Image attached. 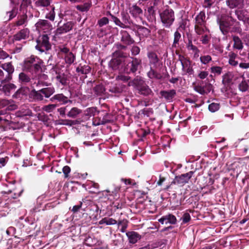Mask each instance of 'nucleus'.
Segmentation results:
<instances>
[{
    "label": "nucleus",
    "mask_w": 249,
    "mask_h": 249,
    "mask_svg": "<svg viewBox=\"0 0 249 249\" xmlns=\"http://www.w3.org/2000/svg\"><path fill=\"white\" fill-rule=\"evenodd\" d=\"M57 105L55 104H49L48 105L44 106L42 109L44 111L47 112H51L53 111L56 107Z\"/></svg>",
    "instance_id": "nucleus-53"
},
{
    "label": "nucleus",
    "mask_w": 249,
    "mask_h": 249,
    "mask_svg": "<svg viewBox=\"0 0 249 249\" xmlns=\"http://www.w3.org/2000/svg\"><path fill=\"white\" fill-rule=\"evenodd\" d=\"M108 19L106 17H103L98 21V24L100 27L107 24L108 23Z\"/></svg>",
    "instance_id": "nucleus-60"
},
{
    "label": "nucleus",
    "mask_w": 249,
    "mask_h": 249,
    "mask_svg": "<svg viewBox=\"0 0 249 249\" xmlns=\"http://www.w3.org/2000/svg\"><path fill=\"white\" fill-rule=\"evenodd\" d=\"M206 15L203 11H201L195 18V30L199 35H202L206 31H209L206 26Z\"/></svg>",
    "instance_id": "nucleus-3"
},
{
    "label": "nucleus",
    "mask_w": 249,
    "mask_h": 249,
    "mask_svg": "<svg viewBox=\"0 0 249 249\" xmlns=\"http://www.w3.org/2000/svg\"><path fill=\"white\" fill-rule=\"evenodd\" d=\"M111 20L115 24L122 28H130L133 23L130 19L128 14L125 12H122L121 13V18L120 19L115 16L110 14Z\"/></svg>",
    "instance_id": "nucleus-4"
},
{
    "label": "nucleus",
    "mask_w": 249,
    "mask_h": 249,
    "mask_svg": "<svg viewBox=\"0 0 249 249\" xmlns=\"http://www.w3.org/2000/svg\"><path fill=\"white\" fill-rule=\"evenodd\" d=\"M90 71V68L88 65H84L83 66H79L76 68V71L80 72L82 74H86Z\"/></svg>",
    "instance_id": "nucleus-46"
},
{
    "label": "nucleus",
    "mask_w": 249,
    "mask_h": 249,
    "mask_svg": "<svg viewBox=\"0 0 249 249\" xmlns=\"http://www.w3.org/2000/svg\"><path fill=\"white\" fill-rule=\"evenodd\" d=\"M52 0H34L35 4L37 7H45L50 5Z\"/></svg>",
    "instance_id": "nucleus-39"
},
{
    "label": "nucleus",
    "mask_w": 249,
    "mask_h": 249,
    "mask_svg": "<svg viewBox=\"0 0 249 249\" xmlns=\"http://www.w3.org/2000/svg\"><path fill=\"white\" fill-rule=\"evenodd\" d=\"M32 94L33 99L36 101H41L44 100V96L40 89L38 90H32Z\"/></svg>",
    "instance_id": "nucleus-36"
},
{
    "label": "nucleus",
    "mask_w": 249,
    "mask_h": 249,
    "mask_svg": "<svg viewBox=\"0 0 249 249\" xmlns=\"http://www.w3.org/2000/svg\"><path fill=\"white\" fill-rule=\"evenodd\" d=\"M0 67L8 72L9 79H11L12 77L10 75L14 72L15 70L14 67L12 65L11 62H8L2 64L0 66Z\"/></svg>",
    "instance_id": "nucleus-29"
},
{
    "label": "nucleus",
    "mask_w": 249,
    "mask_h": 249,
    "mask_svg": "<svg viewBox=\"0 0 249 249\" xmlns=\"http://www.w3.org/2000/svg\"><path fill=\"white\" fill-rule=\"evenodd\" d=\"M28 23V16L26 14L19 15L15 23L16 26H26Z\"/></svg>",
    "instance_id": "nucleus-25"
},
{
    "label": "nucleus",
    "mask_w": 249,
    "mask_h": 249,
    "mask_svg": "<svg viewBox=\"0 0 249 249\" xmlns=\"http://www.w3.org/2000/svg\"><path fill=\"white\" fill-rule=\"evenodd\" d=\"M90 7V4L89 3H85L82 5H79L76 6L77 10L81 12H87L88 11Z\"/></svg>",
    "instance_id": "nucleus-51"
},
{
    "label": "nucleus",
    "mask_w": 249,
    "mask_h": 249,
    "mask_svg": "<svg viewBox=\"0 0 249 249\" xmlns=\"http://www.w3.org/2000/svg\"><path fill=\"white\" fill-rule=\"evenodd\" d=\"M18 13V8L17 6L12 4L11 9L7 10L5 12L4 19L10 21L15 18Z\"/></svg>",
    "instance_id": "nucleus-13"
},
{
    "label": "nucleus",
    "mask_w": 249,
    "mask_h": 249,
    "mask_svg": "<svg viewBox=\"0 0 249 249\" xmlns=\"http://www.w3.org/2000/svg\"><path fill=\"white\" fill-rule=\"evenodd\" d=\"M36 26L38 30H45L49 26V23L46 20H39L36 24Z\"/></svg>",
    "instance_id": "nucleus-35"
},
{
    "label": "nucleus",
    "mask_w": 249,
    "mask_h": 249,
    "mask_svg": "<svg viewBox=\"0 0 249 249\" xmlns=\"http://www.w3.org/2000/svg\"><path fill=\"white\" fill-rule=\"evenodd\" d=\"M55 16V13L54 12V7L52 6L51 10L46 14V18L53 21L54 20Z\"/></svg>",
    "instance_id": "nucleus-52"
},
{
    "label": "nucleus",
    "mask_w": 249,
    "mask_h": 249,
    "mask_svg": "<svg viewBox=\"0 0 249 249\" xmlns=\"http://www.w3.org/2000/svg\"><path fill=\"white\" fill-rule=\"evenodd\" d=\"M48 76L47 75L42 73L41 74L38 78V81L36 83V86L39 87L48 86L49 83L47 81Z\"/></svg>",
    "instance_id": "nucleus-24"
},
{
    "label": "nucleus",
    "mask_w": 249,
    "mask_h": 249,
    "mask_svg": "<svg viewBox=\"0 0 249 249\" xmlns=\"http://www.w3.org/2000/svg\"><path fill=\"white\" fill-rule=\"evenodd\" d=\"M147 57L149 59V65L153 68L157 67L159 59L157 54L154 52L150 51L147 53Z\"/></svg>",
    "instance_id": "nucleus-17"
},
{
    "label": "nucleus",
    "mask_w": 249,
    "mask_h": 249,
    "mask_svg": "<svg viewBox=\"0 0 249 249\" xmlns=\"http://www.w3.org/2000/svg\"><path fill=\"white\" fill-rule=\"evenodd\" d=\"M56 79L57 81L60 83L62 85L65 86L67 85V78L66 75L64 73L63 74H58L56 76Z\"/></svg>",
    "instance_id": "nucleus-48"
},
{
    "label": "nucleus",
    "mask_w": 249,
    "mask_h": 249,
    "mask_svg": "<svg viewBox=\"0 0 249 249\" xmlns=\"http://www.w3.org/2000/svg\"><path fill=\"white\" fill-rule=\"evenodd\" d=\"M30 31L28 28H24L18 31L13 36L14 41H20L26 39L29 36Z\"/></svg>",
    "instance_id": "nucleus-10"
},
{
    "label": "nucleus",
    "mask_w": 249,
    "mask_h": 249,
    "mask_svg": "<svg viewBox=\"0 0 249 249\" xmlns=\"http://www.w3.org/2000/svg\"><path fill=\"white\" fill-rule=\"evenodd\" d=\"M160 94L162 97H163L166 100L171 102L173 98L176 95V91L175 89L169 90H161L160 91Z\"/></svg>",
    "instance_id": "nucleus-19"
},
{
    "label": "nucleus",
    "mask_w": 249,
    "mask_h": 249,
    "mask_svg": "<svg viewBox=\"0 0 249 249\" xmlns=\"http://www.w3.org/2000/svg\"><path fill=\"white\" fill-rule=\"evenodd\" d=\"M37 44L36 49L43 53L48 51L51 49V44L49 42V38L47 35H43L39 36L36 40Z\"/></svg>",
    "instance_id": "nucleus-5"
},
{
    "label": "nucleus",
    "mask_w": 249,
    "mask_h": 249,
    "mask_svg": "<svg viewBox=\"0 0 249 249\" xmlns=\"http://www.w3.org/2000/svg\"><path fill=\"white\" fill-rule=\"evenodd\" d=\"M131 52L132 55H136L140 53V49L137 46H133L131 49Z\"/></svg>",
    "instance_id": "nucleus-61"
},
{
    "label": "nucleus",
    "mask_w": 249,
    "mask_h": 249,
    "mask_svg": "<svg viewBox=\"0 0 249 249\" xmlns=\"http://www.w3.org/2000/svg\"><path fill=\"white\" fill-rule=\"evenodd\" d=\"M221 31L224 34L229 32L231 23L227 19H221L218 21Z\"/></svg>",
    "instance_id": "nucleus-21"
},
{
    "label": "nucleus",
    "mask_w": 249,
    "mask_h": 249,
    "mask_svg": "<svg viewBox=\"0 0 249 249\" xmlns=\"http://www.w3.org/2000/svg\"><path fill=\"white\" fill-rule=\"evenodd\" d=\"M147 75L150 79L156 78L157 79H160L162 77L160 73H158L154 69H153L152 67H151L150 70L147 73Z\"/></svg>",
    "instance_id": "nucleus-45"
},
{
    "label": "nucleus",
    "mask_w": 249,
    "mask_h": 249,
    "mask_svg": "<svg viewBox=\"0 0 249 249\" xmlns=\"http://www.w3.org/2000/svg\"><path fill=\"white\" fill-rule=\"evenodd\" d=\"M145 82L140 77H136L128 83V86H133L137 90V89L142 86Z\"/></svg>",
    "instance_id": "nucleus-27"
},
{
    "label": "nucleus",
    "mask_w": 249,
    "mask_h": 249,
    "mask_svg": "<svg viewBox=\"0 0 249 249\" xmlns=\"http://www.w3.org/2000/svg\"><path fill=\"white\" fill-rule=\"evenodd\" d=\"M17 105L13 100L3 99L0 101V108L6 107V110H14L17 109Z\"/></svg>",
    "instance_id": "nucleus-11"
},
{
    "label": "nucleus",
    "mask_w": 249,
    "mask_h": 249,
    "mask_svg": "<svg viewBox=\"0 0 249 249\" xmlns=\"http://www.w3.org/2000/svg\"><path fill=\"white\" fill-rule=\"evenodd\" d=\"M232 74L231 72L225 74L223 76V81L227 83H230L232 80Z\"/></svg>",
    "instance_id": "nucleus-59"
},
{
    "label": "nucleus",
    "mask_w": 249,
    "mask_h": 249,
    "mask_svg": "<svg viewBox=\"0 0 249 249\" xmlns=\"http://www.w3.org/2000/svg\"><path fill=\"white\" fill-rule=\"evenodd\" d=\"M57 50L58 55H65V56L70 52L69 48L67 47L65 45L58 46Z\"/></svg>",
    "instance_id": "nucleus-44"
},
{
    "label": "nucleus",
    "mask_w": 249,
    "mask_h": 249,
    "mask_svg": "<svg viewBox=\"0 0 249 249\" xmlns=\"http://www.w3.org/2000/svg\"><path fill=\"white\" fill-rule=\"evenodd\" d=\"M50 101L52 102L57 101V102H60L61 104H66L68 102H71V101L69 100L67 97L64 95L62 93L57 94L53 95L50 98Z\"/></svg>",
    "instance_id": "nucleus-20"
},
{
    "label": "nucleus",
    "mask_w": 249,
    "mask_h": 249,
    "mask_svg": "<svg viewBox=\"0 0 249 249\" xmlns=\"http://www.w3.org/2000/svg\"><path fill=\"white\" fill-rule=\"evenodd\" d=\"M239 89L242 92L247 91L249 89V80L243 79L238 85Z\"/></svg>",
    "instance_id": "nucleus-42"
},
{
    "label": "nucleus",
    "mask_w": 249,
    "mask_h": 249,
    "mask_svg": "<svg viewBox=\"0 0 249 249\" xmlns=\"http://www.w3.org/2000/svg\"><path fill=\"white\" fill-rule=\"evenodd\" d=\"M129 12L130 14L135 18L140 17L142 13V9L136 5H133L130 7L129 8Z\"/></svg>",
    "instance_id": "nucleus-23"
},
{
    "label": "nucleus",
    "mask_w": 249,
    "mask_h": 249,
    "mask_svg": "<svg viewBox=\"0 0 249 249\" xmlns=\"http://www.w3.org/2000/svg\"><path fill=\"white\" fill-rule=\"evenodd\" d=\"M16 116L18 117H23L26 116H32V111L26 107H22L20 109L16 112Z\"/></svg>",
    "instance_id": "nucleus-26"
},
{
    "label": "nucleus",
    "mask_w": 249,
    "mask_h": 249,
    "mask_svg": "<svg viewBox=\"0 0 249 249\" xmlns=\"http://www.w3.org/2000/svg\"><path fill=\"white\" fill-rule=\"evenodd\" d=\"M40 90L44 97L46 98H49L55 92V89L53 87L42 88Z\"/></svg>",
    "instance_id": "nucleus-33"
},
{
    "label": "nucleus",
    "mask_w": 249,
    "mask_h": 249,
    "mask_svg": "<svg viewBox=\"0 0 249 249\" xmlns=\"http://www.w3.org/2000/svg\"><path fill=\"white\" fill-rule=\"evenodd\" d=\"M120 35L121 36V41L124 44L130 45L134 43L135 41L134 39L131 37L129 34L126 31H121Z\"/></svg>",
    "instance_id": "nucleus-16"
},
{
    "label": "nucleus",
    "mask_w": 249,
    "mask_h": 249,
    "mask_svg": "<svg viewBox=\"0 0 249 249\" xmlns=\"http://www.w3.org/2000/svg\"><path fill=\"white\" fill-rule=\"evenodd\" d=\"M16 86L12 83H6L5 80H1L0 89L6 95L9 96L11 92L15 91Z\"/></svg>",
    "instance_id": "nucleus-9"
},
{
    "label": "nucleus",
    "mask_w": 249,
    "mask_h": 249,
    "mask_svg": "<svg viewBox=\"0 0 249 249\" xmlns=\"http://www.w3.org/2000/svg\"><path fill=\"white\" fill-rule=\"evenodd\" d=\"M109 66L114 70H119L122 66V61L118 58L112 59L109 62Z\"/></svg>",
    "instance_id": "nucleus-28"
},
{
    "label": "nucleus",
    "mask_w": 249,
    "mask_h": 249,
    "mask_svg": "<svg viewBox=\"0 0 249 249\" xmlns=\"http://www.w3.org/2000/svg\"><path fill=\"white\" fill-rule=\"evenodd\" d=\"M200 60L202 64L206 65L212 60V57L209 55L201 56Z\"/></svg>",
    "instance_id": "nucleus-55"
},
{
    "label": "nucleus",
    "mask_w": 249,
    "mask_h": 249,
    "mask_svg": "<svg viewBox=\"0 0 249 249\" xmlns=\"http://www.w3.org/2000/svg\"><path fill=\"white\" fill-rule=\"evenodd\" d=\"M139 94L144 96H148L153 94V92L148 85L144 82L138 89Z\"/></svg>",
    "instance_id": "nucleus-22"
},
{
    "label": "nucleus",
    "mask_w": 249,
    "mask_h": 249,
    "mask_svg": "<svg viewBox=\"0 0 249 249\" xmlns=\"http://www.w3.org/2000/svg\"><path fill=\"white\" fill-rule=\"evenodd\" d=\"M242 39L245 44L249 46V34H245L242 37Z\"/></svg>",
    "instance_id": "nucleus-64"
},
{
    "label": "nucleus",
    "mask_w": 249,
    "mask_h": 249,
    "mask_svg": "<svg viewBox=\"0 0 249 249\" xmlns=\"http://www.w3.org/2000/svg\"><path fill=\"white\" fill-rule=\"evenodd\" d=\"M181 38V34L179 33L178 31H176L174 35V41L173 44V46L174 47H176L177 45L178 44L179 40Z\"/></svg>",
    "instance_id": "nucleus-50"
},
{
    "label": "nucleus",
    "mask_w": 249,
    "mask_h": 249,
    "mask_svg": "<svg viewBox=\"0 0 249 249\" xmlns=\"http://www.w3.org/2000/svg\"><path fill=\"white\" fill-rule=\"evenodd\" d=\"M82 110L77 107H72L67 113V116L69 117L72 118H75L77 116L81 113Z\"/></svg>",
    "instance_id": "nucleus-38"
},
{
    "label": "nucleus",
    "mask_w": 249,
    "mask_h": 249,
    "mask_svg": "<svg viewBox=\"0 0 249 249\" xmlns=\"http://www.w3.org/2000/svg\"><path fill=\"white\" fill-rule=\"evenodd\" d=\"M30 76L25 72H20L18 75V82L22 85H26L31 82Z\"/></svg>",
    "instance_id": "nucleus-30"
},
{
    "label": "nucleus",
    "mask_w": 249,
    "mask_h": 249,
    "mask_svg": "<svg viewBox=\"0 0 249 249\" xmlns=\"http://www.w3.org/2000/svg\"><path fill=\"white\" fill-rule=\"evenodd\" d=\"M42 62L38 57L31 56L24 60V67L32 73H37L41 71V65Z\"/></svg>",
    "instance_id": "nucleus-1"
},
{
    "label": "nucleus",
    "mask_w": 249,
    "mask_h": 249,
    "mask_svg": "<svg viewBox=\"0 0 249 249\" xmlns=\"http://www.w3.org/2000/svg\"><path fill=\"white\" fill-rule=\"evenodd\" d=\"M130 79V77L128 76H125L123 74H120L118 75L116 77V79L118 80H120L124 82H126L128 81V80Z\"/></svg>",
    "instance_id": "nucleus-58"
},
{
    "label": "nucleus",
    "mask_w": 249,
    "mask_h": 249,
    "mask_svg": "<svg viewBox=\"0 0 249 249\" xmlns=\"http://www.w3.org/2000/svg\"><path fill=\"white\" fill-rule=\"evenodd\" d=\"M210 37L207 35L202 36L201 41L203 44H207L210 40Z\"/></svg>",
    "instance_id": "nucleus-63"
},
{
    "label": "nucleus",
    "mask_w": 249,
    "mask_h": 249,
    "mask_svg": "<svg viewBox=\"0 0 249 249\" xmlns=\"http://www.w3.org/2000/svg\"><path fill=\"white\" fill-rule=\"evenodd\" d=\"M229 63L232 66H236L238 65V61L236 60L238 55L237 54L233 52L229 53L228 54Z\"/></svg>",
    "instance_id": "nucleus-37"
},
{
    "label": "nucleus",
    "mask_w": 249,
    "mask_h": 249,
    "mask_svg": "<svg viewBox=\"0 0 249 249\" xmlns=\"http://www.w3.org/2000/svg\"><path fill=\"white\" fill-rule=\"evenodd\" d=\"M125 89V86L123 84H117L115 86L111 87L109 91L113 93L120 94Z\"/></svg>",
    "instance_id": "nucleus-34"
},
{
    "label": "nucleus",
    "mask_w": 249,
    "mask_h": 249,
    "mask_svg": "<svg viewBox=\"0 0 249 249\" xmlns=\"http://www.w3.org/2000/svg\"><path fill=\"white\" fill-rule=\"evenodd\" d=\"M178 60L180 61L182 69L189 75H192L194 73V70L191 66V61L181 55H179Z\"/></svg>",
    "instance_id": "nucleus-8"
},
{
    "label": "nucleus",
    "mask_w": 249,
    "mask_h": 249,
    "mask_svg": "<svg viewBox=\"0 0 249 249\" xmlns=\"http://www.w3.org/2000/svg\"><path fill=\"white\" fill-rule=\"evenodd\" d=\"M226 2L227 5L231 9L236 7L242 8L244 5V0H227Z\"/></svg>",
    "instance_id": "nucleus-18"
},
{
    "label": "nucleus",
    "mask_w": 249,
    "mask_h": 249,
    "mask_svg": "<svg viewBox=\"0 0 249 249\" xmlns=\"http://www.w3.org/2000/svg\"><path fill=\"white\" fill-rule=\"evenodd\" d=\"M159 222L161 224L168 223L171 224H176L177 221V218L175 215L172 214H168L162 216L158 220Z\"/></svg>",
    "instance_id": "nucleus-15"
},
{
    "label": "nucleus",
    "mask_w": 249,
    "mask_h": 249,
    "mask_svg": "<svg viewBox=\"0 0 249 249\" xmlns=\"http://www.w3.org/2000/svg\"><path fill=\"white\" fill-rule=\"evenodd\" d=\"M62 170H63V173L65 175V177L67 178L68 177L69 174L70 173V172L71 171L70 167L68 166H65L63 168Z\"/></svg>",
    "instance_id": "nucleus-62"
},
{
    "label": "nucleus",
    "mask_w": 249,
    "mask_h": 249,
    "mask_svg": "<svg viewBox=\"0 0 249 249\" xmlns=\"http://www.w3.org/2000/svg\"><path fill=\"white\" fill-rule=\"evenodd\" d=\"M232 40L234 42L233 47L238 50H241L243 48V43L242 40L236 36H232Z\"/></svg>",
    "instance_id": "nucleus-32"
},
{
    "label": "nucleus",
    "mask_w": 249,
    "mask_h": 249,
    "mask_svg": "<svg viewBox=\"0 0 249 249\" xmlns=\"http://www.w3.org/2000/svg\"><path fill=\"white\" fill-rule=\"evenodd\" d=\"M160 17L163 26L167 28L173 25L175 19L174 11L169 7L160 12Z\"/></svg>",
    "instance_id": "nucleus-2"
},
{
    "label": "nucleus",
    "mask_w": 249,
    "mask_h": 249,
    "mask_svg": "<svg viewBox=\"0 0 249 249\" xmlns=\"http://www.w3.org/2000/svg\"><path fill=\"white\" fill-rule=\"evenodd\" d=\"M246 11L245 10H237L235 11V14L238 19L241 21H244L246 16Z\"/></svg>",
    "instance_id": "nucleus-49"
},
{
    "label": "nucleus",
    "mask_w": 249,
    "mask_h": 249,
    "mask_svg": "<svg viewBox=\"0 0 249 249\" xmlns=\"http://www.w3.org/2000/svg\"><path fill=\"white\" fill-rule=\"evenodd\" d=\"M129 242L132 244L136 243L140 238L141 236L136 232L131 231L126 233Z\"/></svg>",
    "instance_id": "nucleus-31"
},
{
    "label": "nucleus",
    "mask_w": 249,
    "mask_h": 249,
    "mask_svg": "<svg viewBox=\"0 0 249 249\" xmlns=\"http://www.w3.org/2000/svg\"><path fill=\"white\" fill-rule=\"evenodd\" d=\"M93 91L95 95L100 96L104 93L105 89L102 85L99 84L94 87Z\"/></svg>",
    "instance_id": "nucleus-43"
},
{
    "label": "nucleus",
    "mask_w": 249,
    "mask_h": 249,
    "mask_svg": "<svg viewBox=\"0 0 249 249\" xmlns=\"http://www.w3.org/2000/svg\"><path fill=\"white\" fill-rule=\"evenodd\" d=\"M131 61L128 62L125 66L124 71L127 73H135L141 65V60L137 58H131Z\"/></svg>",
    "instance_id": "nucleus-7"
},
{
    "label": "nucleus",
    "mask_w": 249,
    "mask_h": 249,
    "mask_svg": "<svg viewBox=\"0 0 249 249\" xmlns=\"http://www.w3.org/2000/svg\"><path fill=\"white\" fill-rule=\"evenodd\" d=\"M194 173V172L193 171H190L188 173L176 176L174 179L171 182V185L179 184L184 185L185 184L188 183L189 180L192 178Z\"/></svg>",
    "instance_id": "nucleus-6"
},
{
    "label": "nucleus",
    "mask_w": 249,
    "mask_h": 249,
    "mask_svg": "<svg viewBox=\"0 0 249 249\" xmlns=\"http://www.w3.org/2000/svg\"><path fill=\"white\" fill-rule=\"evenodd\" d=\"M181 220H182V223L185 224L191 220V216L189 213H186L183 214L182 217L181 218Z\"/></svg>",
    "instance_id": "nucleus-57"
},
{
    "label": "nucleus",
    "mask_w": 249,
    "mask_h": 249,
    "mask_svg": "<svg viewBox=\"0 0 249 249\" xmlns=\"http://www.w3.org/2000/svg\"><path fill=\"white\" fill-rule=\"evenodd\" d=\"M211 71L214 74L220 75L222 73V68L219 66H213L211 68Z\"/></svg>",
    "instance_id": "nucleus-56"
},
{
    "label": "nucleus",
    "mask_w": 249,
    "mask_h": 249,
    "mask_svg": "<svg viewBox=\"0 0 249 249\" xmlns=\"http://www.w3.org/2000/svg\"><path fill=\"white\" fill-rule=\"evenodd\" d=\"M220 105L218 103H213L209 105L208 108L212 112H214L219 109Z\"/></svg>",
    "instance_id": "nucleus-54"
},
{
    "label": "nucleus",
    "mask_w": 249,
    "mask_h": 249,
    "mask_svg": "<svg viewBox=\"0 0 249 249\" xmlns=\"http://www.w3.org/2000/svg\"><path fill=\"white\" fill-rule=\"evenodd\" d=\"M99 223L100 225L105 224L107 225H112L117 224V222L112 218L105 217L99 221Z\"/></svg>",
    "instance_id": "nucleus-40"
},
{
    "label": "nucleus",
    "mask_w": 249,
    "mask_h": 249,
    "mask_svg": "<svg viewBox=\"0 0 249 249\" xmlns=\"http://www.w3.org/2000/svg\"><path fill=\"white\" fill-rule=\"evenodd\" d=\"M120 190V187H116L114 188L113 190H106L104 191V192H107L109 194V196H112L114 197V198L117 199L119 197V193Z\"/></svg>",
    "instance_id": "nucleus-41"
},
{
    "label": "nucleus",
    "mask_w": 249,
    "mask_h": 249,
    "mask_svg": "<svg viewBox=\"0 0 249 249\" xmlns=\"http://www.w3.org/2000/svg\"><path fill=\"white\" fill-rule=\"evenodd\" d=\"M213 86L210 83H206L204 86L197 85L194 87V89L201 95L208 94L212 90Z\"/></svg>",
    "instance_id": "nucleus-12"
},
{
    "label": "nucleus",
    "mask_w": 249,
    "mask_h": 249,
    "mask_svg": "<svg viewBox=\"0 0 249 249\" xmlns=\"http://www.w3.org/2000/svg\"><path fill=\"white\" fill-rule=\"evenodd\" d=\"M75 60V56L71 52L65 56V61L67 64L71 65L74 62Z\"/></svg>",
    "instance_id": "nucleus-47"
},
{
    "label": "nucleus",
    "mask_w": 249,
    "mask_h": 249,
    "mask_svg": "<svg viewBox=\"0 0 249 249\" xmlns=\"http://www.w3.org/2000/svg\"><path fill=\"white\" fill-rule=\"evenodd\" d=\"M73 26V23L72 22L69 21L64 24L63 26L58 28L55 31V35L59 36L61 34L66 33L71 31Z\"/></svg>",
    "instance_id": "nucleus-14"
}]
</instances>
